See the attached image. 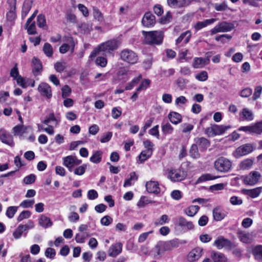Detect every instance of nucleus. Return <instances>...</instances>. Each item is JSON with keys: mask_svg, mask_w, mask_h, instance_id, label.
Returning a JSON list of instances; mask_svg holds the SVG:
<instances>
[{"mask_svg": "<svg viewBox=\"0 0 262 262\" xmlns=\"http://www.w3.org/2000/svg\"><path fill=\"white\" fill-rule=\"evenodd\" d=\"M162 130L164 134H170L173 132V128L169 123L163 124L162 125Z\"/></svg>", "mask_w": 262, "mask_h": 262, "instance_id": "obj_49", "label": "nucleus"}, {"mask_svg": "<svg viewBox=\"0 0 262 262\" xmlns=\"http://www.w3.org/2000/svg\"><path fill=\"white\" fill-rule=\"evenodd\" d=\"M119 55L121 60L129 64H134L138 60L137 53L129 49H124L121 51Z\"/></svg>", "mask_w": 262, "mask_h": 262, "instance_id": "obj_3", "label": "nucleus"}, {"mask_svg": "<svg viewBox=\"0 0 262 262\" xmlns=\"http://www.w3.org/2000/svg\"><path fill=\"white\" fill-rule=\"evenodd\" d=\"M32 5V1L31 0H26L23 6L21 16L25 18L30 11Z\"/></svg>", "mask_w": 262, "mask_h": 262, "instance_id": "obj_28", "label": "nucleus"}, {"mask_svg": "<svg viewBox=\"0 0 262 262\" xmlns=\"http://www.w3.org/2000/svg\"><path fill=\"white\" fill-rule=\"evenodd\" d=\"M18 207L17 206H10L8 207L6 215L9 219H12L14 216L15 214L17 211Z\"/></svg>", "mask_w": 262, "mask_h": 262, "instance_id": "obj_46", "label": "nucleus"}, {"mask_svg": "<svg viewBox=\"0 0 262 262\" xmlns=\"http://www.w3.org/2000/svg\"><path fill=\"white\" fill-rule=\"evenodd\" d=\"M170 244V248L171 250L173 249L177 248L180 246V245L186 243V241L180 240L178 238H174L170 241H168Z\"/></svg>", "mask_w": 262, "mask_h": 262, "instance_id": "obj_39", "label": "nucleus"}, {"mask_svg": "<svg viewBox=\"0 0 262 262\" xmlns=\"http://www.w3.org/2000/svg\"><path fill=\"white\" fill-rule=\"evenodd\" d=\"M155 249L156 253L155 257L156 258L161 257L167 251L164 241L159 242L156 245Z\"/></svg>", "mask_w": 262, "mask_h": 262, "instance_id": "obj_18", "label": "nucleus"}, {"mask_svg": "<svg viewBox=\"0 0 262 262\" xmlns=\"http://www.w3.org/2000/svg\"><path fill=\"white\" fill-rule=\"evenodd\" d=\"M168 117L170 121L174 124H178L182 121L181 115L175 112H170L168 114Z\"/></svg>", "mask_w": 262, "mask_h": 262, "instance_id": "obj_26", "label": "nucleus"}, {"mask_svg": "<svg viewBox=\"0 0 262 262\" xmlns=\"http://www.w3.org/2000/svg\"><path fill=\"white\" fill-rule=\"evenodd\" d=\"M89 236L90 234L87 232H80L76 234L75 238L77 243H83Z\"/></svg>", "mask_w": 262, "mask_h": 262, "instance_id": "obj_36", "label": "nucleus"}, {"mask_svg": "<svg viewBox=\"0 0 262 262\" xmlns=\"http://www.w3.org/2000/svg\"><path fill=\"white\" fill-rule=\"evenodd\" d=\"M209 61L210 59L208 58L195 57L193 59L192 67L195 69L202 68L206 64H208Z\"/></svg>", "mask_w": 262, "mask_h": 262, "instance_id": "obj_17", "label": "nucleus"}, {"mask_svg": "<svg viewBox=\"0 0 262 262\" xmlns=\"http://www.w3.org/2000/svg\"><path fill=\"white\" fill-rule=\"evenodd\" d=\"M86 168V165H83L77 167L74 170V174L78 176H81L84 173Z\"/></svg>", "mask_w": 262, "mask_h": 262, "instance_id": "obj_62", "label": "nucleus"}, {"mask_svg": "<svg viewBox=\"0 0 262 262\" xmlns=\"http://www.w3.org/2000/svg\"><path fill=\"white\" fill-rule=\"evenodd\" d=\"M241 119L242 120L252 121L253 119V115L252 111L247 108H244L240 113Z\"/></svg>", "mask_w": 262, "mask_h": 262, "instance_id": "obj_25", "label": "nucleus"}, {"mask_svg": "<svg viewBox=\"0 0 262 262\" xmlns=\"http://www.w3.org/2000/svg\"><path fill=\"white\" fill-rule=\"evenodd\" d=\"M216 21L215 18L206 19L203 21H198L194 25V29L196 30H200L201 29L206 27L209 25L214 23Z\"/></svg>", "mask_w": 262, "mask_h": 262, "instance_id": "obj_24", "label": "nucleus"}, {"mask_svg": "<svg viewBox=\"0 0 262 262\" xmlns=\"http://www.w3.org/2000/svg\"><path fill=\"white\" fill-rule=\"evenodd\" d=\"M218 178L217 177L213 176L211 174L207 173L203 174L198 180V182H202L206 181L212 180Z\"/></svg>", "mask_w": 262, "mask_h": 262, "instance_id": "obj_51", "label": "nucleus"}, {"mask_svg": "<svg viewBox=\"0 0 262 262\" xmlns=\"http://www.w3.org/2000/svg\"><path fill=\"white\" fill-rule=\"evenodd\" d=\"M38 223L40 226L45 228L50 227L53 224L50 219L44 214L41 215L38 220Z\"/></svg>", "mask_w": 262, "mask_h": 262, "instance_id": "obj_22", "label": "nucleus"}, {"mask_svg": "<svg viewBox=\"0 0 262 262\" xmlns=\"http://www.w3.org/2000/svg\"><path fill=\"white\" fill-rule=\"evenodd\" d=\"M168 6L172 8L183 7L185 5V0H167Z\"/></svg>", "mask_w": 262, "mask_h": 262, "instance_id": "obj_31", "label": "nucleus"}, {"mask_svg": "<svg viewBox=\"0 0 262 262\" xmlns=\"http://www.w3.org/2000/svg\"><path fill=\"white\" fill-rule=\"evenodd\" d=\"M113 222V219L109 215H105L100 221L101 224L103 226H108Z\"/></svg>", "mask_w": 262, "mask_h": 262, "instance_id": "obj_58", "label": "nucleus"}, {"mask_svg": "<svg viewBox=\"0 0 262 262\" xmlns=\"http://www.w3.org/2000/svg\"><path fill=\"white\" fill-rule=\"evenodd\" d=\"M199 209V206L191 205L185 210V212L189 216H193L198 212Z\"/></svg>", "mask_w": 262, "mask_h": 262, "instance_id": "obj_33", "label": "nucleus"}, {"mask_svg": "<svg viewBox=\"0 0 262 262\" xmlns=\"http://www.w3.org/2000/svg\"><path fill=\"white\" fill-rule=\"evenodd\" d=\"M168 221L169 219L168 216L166 214H164L162 215L159 220L156 221L154 223V224L157 226H161L166 223H168Z\"/></svg>", "mask_w": 262, "mask_h": 262, "instance_id": "obj_50", "label": "nucleus"}, {"mask_svg": "<svg viewBox=\"0 0 262 262\" xmlns=\"http://www.w3.org/2000/svg\"><path fill=\"white\" fill-rule=\"evenodd\" d=\"M253 150V146L250 144H246L241 146L236 149V153L238 156H242L246 155Z\"/></svg>", "mask_w": 262, "mask_h": 262, "instance_id": "obj_19", "label": "nucleus"}, {"mask_svg": "<svg viewBox=\"0 0 262 262\" xmlns=\"http://www.w3.org/2000/svg\"><path fill=\"white\" fill-rule=\"evenodd\" d=\"M191 37V34L189 31H186L182 33L180 36L176 40L177 43H180L183 40H184V43H187Z\"/></svg>", "mask_w": 262, "mask_h": 262, "instance_id": "obj_34", "label": "nucleus"}, {"mask_svg": "<svg viewBox=\"0 0 262 262\" xmlns=\"http://www.w3.org/2000/svg\"><path fill=\"white\" fill-rule=\"evenodd\" d=\"M159 185V183L156 181L147 182L146 184V190L149 193L157 194L160 193L161 190Z\"/></svg>", "mask_w": 262, "mask_h": 262, "instance_id": "obj_16", "label": "nucleus"}, {"mask_svg": "<svg viewBox=\"0 0 262 262\" xmlns=\"http://www.w3.org/2000/svg\"><path fill=\"white\" fill-rule=\"evenodd\" d=\"M93 16L94 18L100 23L104 21V18L103 14L97 7L93 8Z\"/></svg>", "mask_w": 262, "mask_h": 262, "instance_id": "obj_40", "label": "nucleus"}, {"mask_svg": "<svg viewBox=\"0 0 262 262\" xmlns=\"http://www.w3.org/2000/svg\"><path fill=\"white\" fill-rule=\"evenodd\" d=\"M0 140L3 143L11 147L14 145L12 136L5 129H0Z\"/></svg>", "mask_w": 262, "mask_h": 262, "instance_id": "obj_9", "label": "nucleus"}, {"mask_svg": "<svg viewBox=\"0 0 262 262\" xmlns=\"http://www.w3.org/2000/svg\"><path fill=\"white\" fill-rule=\"evenodd\" d=\"M261 177L260 173L256 171H252L244 179L245 184L253 185L257 183Z\"/></svg>", "mask_w": 262, "mask_h": 262, "instance_id": "obj_8", "label": "nucleus"}, {"mask_svg": "<svg viewBox=\"0 0 262 262\" xmlns=\"http://www.w3.org/2000/svg\"><path fill=\"white\" fill-rule=\"evenodd\" d=\"M262 91V87L260 85L257 86L254 90V92L252 97V99L255 100L259 98L260 96Z\"/></svg>", "mask_w": 262, "mask_h": 262, "instance_id": "obj_63", "label": "nucleus"}, {"mask_svg": "<svg viewBox=\"0 0 262 262\" xmlns=\"http://www.w3.org/2000/svg\"><path fill=\"white\" fill-rule=\"evenodd\" d=\"M142 33L144 36V43L148 45H159L163 40V35L160 31H142Z\"/></svg>", "mask_w": 262, "mask_h": 262, "instance_id": "obj_2", "label": "nucleus"}, {"mask_svg": "<svg viewBox=\"0 0 262 262\" xmlns=\"http://www.w3.org/2000/svg\"><path fill=\"white\" fill-rule=\"evenodd\" d=\"M210 257L214 262H227L228 258L224 254L219 252L212 251Z\"/></svg>", "mask_w": 262, "mask_h": 262, "instance_id": "obj_20", "label": "nucleus"}, {"mask_svg": "<svg viewBox=\"0 0 262 262\" xmlns=\"http://www.w3.org/2000/svg\"><path fill=\"white\" fill-rule=\"evenodd\" d=\"M190 156L194 159H198L200 158V154L199 152L198 147L197 145L193 144L191 145L189 150Z\"/></svg>", "mask_w": 262, "mask_h": 262, "instance_id": "obj_43", "label": "nucleus"}, {"mask_svg": "<svg viewBox=\"0 0 262 262\" xmlns=\"http://www.w3.org/2000/svg\"><path fill=\"white\" fill-rule=\"evenodd\" d=\"M252 253L256 260L262 261V245L255 246L252 249Z\"/></svg>", "mask_w": 262, "mask_h": 262, "instance_id": "obj_29", "label": "nucleus"}, {"mask_svg": "<svg viewBox=\"0 0 262 262\" xmlns=\"http://www.w3.org/2000/svg\"><path fill=\"white\" fill-rule=\"evenodd\" d=\"M213 245L218 249L225 248L231 250L235 247L234 245L229 239L225 238L223 236L219 237L214 242Z\"/></svg>", "mask_w": 262, "mask_h": 262, "instance_id": "obj_7", "label": "nucleus"}, {"mask_svg": "<svg viewBox=\"0 0 262 262\" xmlns=\"http://www.w3.org/2000/svg\"><path fill=\"white\" fill-rule=\"evenodd\" d=\"M141 78L142 76L140 75L138 77L133 79L130 82L127 83L125 87V90H130L132 89L136 85L139 83Z\"/></svg>", "mask_w": 262, "mask_h": 262, "instance_id": "obj_48", "label": "nucleus"}, {"mask_svg": "<svg viewBox=\"0 0 262 262\" xmlns=\"http://www.w3.org/2000/svg\"><path fill=\"white\" fill-rule=\"evenodd\" d=\"M155 22V16L149 12H146L144 14L142 20L143 26L147 27L153 26Z\"/></svg>", "mask_w": 262, "mask_h": 262, "instance_id": "obj_14", "label": "nucleus"}, {"mask_svg": "<svg viewBox=\"0 0 262 262\" xmlns=\"http://www.w3.org/2000/svg\"><path fill=\"white\" fill-rule=\"evenodd\" d=\"M246 194L252 198H255L260 194L261 188L260 187H257L252 189L246 190Z\"/></svg>", "mask_w": 262, "mask_h": 262, "instance_id": "obj_37", "label": "nucleus"}, {"mask_svg": "<svg viewBox=\"0 0 262 262\" xmlns=\"http://www.w3.org/2000/svg\"><path fill=\"white\" fill-rule=\"evenodd\" d=\"M31 215V212L28 210L22 211L17 217V220L18 222H20L24 219L29 218Z\"/></svg>", "mask_w": 262, "mask_h": 262, "instance_id": "obj_57", "label": "nucleus"}, {"mask_svg": "<svg viewBox=\"0 0 262 262\" xmlns=\"http://www.w3.org/2000/svg\"><path fill=\"white\" fill-rule=\"evenodd\" d=\"M138 177L135 172H132L130 174L129 179L126 180L124 183V187H128L133 185L137 180Z\"/></svg>", "mask_w": 262, "mask_h": 262, "instance_id": "obj_41", "label": "nucleus"}, {"mask_svg": "<svg viewBox=\"0 0 262 262\" xmlns=\"http://www.w3.org/2000/svg\"><path fill=\"white\" fill-rule=\"evenodd\" d=\"M119 45V42L116 39H112L103 42L92 52L91 57H95L99 54L106 56L112 51L116 50Z\"/></svg>", "mask_w": 262, "mask_h": 262, "instance_id": "obj_1", "label": "nucleus"}, {"mask_svg": "<svg viewBox=\"0 0 262 262\" xmlns=\"http://www.w3.org/2000/svg\"><path fill=\"white\" fill-rule=\"evenodd\" d=\"M102 152L100 150L95 151L92 156L90 158V160L94 163H99L101 162L102 159Z\"/></svg>", "mask_w": 262, "mask_h": 262, "instance_id": "obj_35", "label": "nucleus"}, {"mask_svg": "<svg viewBox=\"0 0 262 262\" xmlns=\"http://www.w3.org/2000/svg\"><path fill=\"white\" fill-rule=\"evenodd\" d=\"M32 71L34 75H37L42 70V64L40 61L36 57L32 59Z\"/></svg>", "mask_w": 262, "mask_h": 262, "instance_id": "obj_21", "label": "nucleus"}, {"mask_svg": "<svg viewBox=\"0 0 262 262\" xmlns=\"http://www.w3.org/2000/svg\"><path fill=\"white\" fill-rule=\"evenodd\" d=\"M253 163L254 160L252 159H246L241 162L239 167L242 170H248L252 167Z\"/></svg>", "mask_w": 262, "mask_h": 262, "instance_id": "obj_27", "label": "nucleus"}, {"mask_svg": "<svg viewBox=\"0 0 262 262\" xmlns=\"http://www.w3.org/2000/svg\"><path fill=\"white\" fill-rule=\"evenodd\" d=\"M150 83V81L149 79H144L137 88V91L140 92L142 90L146 89L148 87Z\"/></svg>", "mask_w": 262, "mask_h": 262, "instance_id": "obj_55", "label": "nucleus"}, {"mask_svg": "<svg viewBox=\"0 0 262 262\" xmlns=\"http://www.w3.org/2000/svg\"><path fill=\"white\" fill-rule=\"evenodd\" d=\"M13 130L15 136H21L25 132L24 127L21 125H16L13 128Z\"/></svg>", "mask_w": 262, "mask_h": 262, "instance_id": "obj_59", "label": "nucleus"}, {"mask_svg": "<svg viewBox=\"0 0 262 262\" xmlns=\"http://www.w3.org/2000/svg\"><path fill=\"white\" fill-rule=\"evenodd\" d=\"M234 25L232 23L222 21L215 26L211 30V34H215L218 32H226L233 30Z\"/></svg>", "mask_w": 262, "mask_h": 262, "instance_id": "obj_6", "label": "nucleus"}, {"mask_svg": "<svg viewBox=\"0 0 262 262\" xmlns=\"http://www.w3.org/2000/svg\"><path fill=\"white\" fill-rule=\"evenodd\" d=\"M42 50L47 57H51L52 56L53 54V48L49 43L46 42L44 44Z\"/></svg>", "mask_w": 262, "mask_h": 262, "instance_id": "obj_42", "label": "nucleus"}, {"mask_svg": "<svg viewBox=\"0 0 262 262\" xmlns=\"http://www.w3.org/2000/svg\"><path fill=\"white\" fill-rule=\"evenodd\" d=\"M203 250L198 247L192 250L188 255V260L189 261H194L199 259L202 255Z\"/></svg>", "mask_w": 262, "mask_h": 262, "instance_id": "obj_15", "label": "nucleus"}, {"mask_svg": "<svg viewBox=\"0 0 262 262\" xmlns=\"http://www.w3.org/2000/svg\"><path fill=\"white\" fill-rule=\"evenodd\" d=\"M16 80L17 84L22 88H26L27 86H28L27 82H26V79H24L21 76H19Z\"/></svg>", "mask_w": 262, "mask_h": 262, "instance_id": "obj_64", "label": "nucleus"}, {"mask_svg": "<svg viewBox=\"0 0 262 262\" xmlns=\"http://www.w3.org/2000/svg\"><path fill=\"white\" fill-rule=\"evenodd\" d=\"M96 63L97 65L101 67H105L107 64V59L104 57L99 56L96 59Z\"/></svg>", "mask_w": 262, "mask_h": 262, "instance_id": "obj_56", "label": "nucleus"}, {"mask_svg": "<svg viewBox=\"0 0 262 262\" xmlns=\"http://www.w3.org/2000/svg\"><path fill=\"white\" fill-rule=\"evenodd\" d=\"M55 70L58 72H63L66 68V63L64 62H57L54 65Z\"/></svg>", "mask_w": 262, "mask_h": 262, "instance_id": "obj_53", "label": "nucleus"}, {"mask_svg": "<svg viewBox=\"0 0 262 262\" xmlns=\"http://www.w3.org/2000/svg\"><path fill=\"white\" fill-rule=\"evenodd\" d=\"M194 142L201 151H205L210 146L209 141L204 137H197L194 139Z\"/></svg>", "mask_w": 262, "mask_h": 262, "instance_id": "obj_11", "label": "nucleus"}, {"mask_svg": "<svg viewBox=\"0 0 262 262\" xmlns=\"http://www.w3.org/2000/svg\"><path fill=\"white\" fill-rule=\"evenodd\" d=\"M213 216L215 220L219 221L223 220L225 215L220 208H215L213 210Z\"/></svg>", "mask_w": 262, "mask_h": 262, "instance_id": "obj_38", "label": "nucleus"}, {"mask_svg": "<svg viewBox=\"0 0 262 262\" xmlns=\"http://www.w3.org/2000/svg\"><path fill=\"white\" fill-rule=\"evenodd\" d=\"M122 244L119 242L112 245L108 250V255L112 257H116L122 252Z\"/></svg>", "mask_w": 262, "mask_h": 262, "instance_id": "obj_10", "label": "nucleus"}, {"mask_svg": "<svg viewBox=\"0 0 262 262\" xmlns=\"http://www.w3.org/2000/svg\"><path fill=\"white\" fill-rule=\"evenodd\" d=\"M61 91L62 97L63 98L68 97L71 93V89L68 85H64L62 88Z\"/></svg>", "mask_w": 262, "mask_h": 262, "instance_id": "obj_60", "label": "nucleus"}, {"mask_svg": "<svg viewBox=\"0 0 262 262\" xmlns=\"http://www.w3.org/2000/svg\"><path fill=\"white\" fill-rule=\"evenodd\" d=\"M62 161V164L64 166L78 165L82 162L81 160H78L76 157L72 155L63 157Z\"/></svg>", "mask_w": 262, "mask_h": 262, "instance_id": "obj_12", "label": "nucleus"}, {"mask_svg": "<svg viewBox=\"0 0 262 262\" xmlns=\"http://www.w3.org/2000/svg\"><path fill=\"white\" fill-rule=\"evenodd\" d=\"M178 224L180 226L186 228L188 230L192 229L193 228V225L191 222L187 221L184 217L182 216L179 219Z\"/></svg>", "mask_w": 262, "mask_h": 262, "instance_id": "obj_32", "label": "nucleus"}, {"mask_svg": "<svg viewBox=\"0 0 262 262\" xmlns=\"http://www.w3.org/2000/svg\"><path fill=\"white\" fill-rule=\"evenodd\" d=\"M207 72L203 71L195 75V78L200 81H205L208 79Z\"/></svg>", "mask_w": 262, "mask_h": 262, "instance_id": "obj_54", "label": "nucleus"}, {"mask_svg": "<svg viewBox=\"0 0 262 262\" xmlns=\"http://www.w3.org/2000/svg\"><path fill=\"white\" fill-rule=\"evenodd\" d=\"M214 127V133L215 136L220 135L224 133L227 129L231 128L230 125H219L216 124H213Z\"/></svg>", "mask_w": 262, "mask_h": 262, "instance_id": "obj_30", "label": "nucleus"}, {"mask_svg": "<svg viewBox=\"0 0 262 262\" xmlns=\"http://www.w3.org/2000/svg\"><path fill=\"white\" fill-rule=\"evenodd\" d=\"M29 229V227L26 225H19L13 232V236L15 239L21 237L23 233Z\"/></svg>", "mask_w": 262, "mask_h": 262, "instance_id": "obj_23", "label": "nucleus"}, {"mask_svg": "<svg viewBox=\"0 0 262 262\" xmlns=\"http://www.w3.org/2000/svg\"><path fill=\"white\" fill-rule=\"evenodd\" d=\"M152 153L151 152L150 150H144L142 151L139 156V160L141 162H143L148 159L151 156Z\"/></svg>", "mask_w": 262, "mask_h": 262, "instance_id": "obj_47", "label": "nucleus"}, {"mask_svg": "<svg viewBox=\"0 0 262 262\" xmlns=\"http://www.w3.org/2000/svg\"><path fill=\"white\" fill-rule=\"evenodd\" d=\"M232 166L231 162L224 157L218 158L214 163L215 169L220 172L229 171Z\"/></svg>", "mask_w": 262, "mask_h": 262, "instance_id": "obj_4", "label": "nucleus"}, {"mask_svg": "<svg viewBox=\"0 0 262 262\" xmlns=\"http://www.w3.org/2000/svg\"><path fill=\"white\" fill-rule=\"evenodd\" d=\"M168 178L174 182L181 181L186 177V173L180 169H168Z\"/></svg>", "mask_w": 262, "mask_h": 262, "instance_id": "obj_5", "label": "nucleus"}, {"mask_svg": "<svg viewBox=\"0 0 262 262\" xmlns=\"http://www.w3.org/2000/svg\"><path fill=\"white\" fill-rule=\"evenodd\" d=\"M37 26L40 28H43L46 26V20L45 16L43 14H39L37 16Z\"/></svg>", "mask_w": 262, "mask_h": 262, "instance_id": "obj_52", "label": "nucleus"}, {"mask_svg": "<svg viewBox=\"0 0 262 262\" xmlns=\"http://www.w3.org/2000/svg\"><path fill=\"white\" fill-rule=\"evenodd\" d=\"M36 179V176L34 174H30V175L26 177L24 179V182L26 184H31L33 183Z\"/></svg>", "mask_w": 262, "mask_h": 262, "instance_id": "obj_61", "label": "nucleus"}, {"mask_svg": "<svg viewBox=\"0 0 262 262\" xmlns=\"http://www.w3.org/2000/svg\"><path fill=\"white\" fill-rule=\"evenodd\" d=\"M262 133V121L252 125V134L259 135Z\"/></svg>", "mask_w": 262, "mask_h": 262, "instance_id": "obj_45", "label": "nucleus"}, {"mask_svg": "<svg viewBox=\"0 0 262 262\" xmlns=\"http://www.w3.org/2000/svg\"><path fill=\"white\" fill-rule=\"evenodd\" d=\"M38 90L41 95L50 98L52 96L51 89L50 85L46 83H41L38 88Z\"/></svg>", "mask_w": 262, "mask_h": 262, "instance_id": "obj_13", "label": "nucleus"}, {"mask_svg": "<svg viewBox=\"0 0 262 262\" xmlns=\"http://www.w3.org/2000/svg\"><path fill=\"white\" fill-rule=\"evenodd\" d=\"M238 238L241 241L245 243H249L251 242V239L249 233L245 232H240L238 234Z\"/></svg>", "mask_w": 262, "mask_h": 262, "instance_id": "obj_44", "label": "nucleus"}]
</instances>
